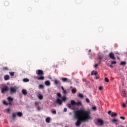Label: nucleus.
I'll use <instances>...</instances> for the list:
<instances>
[{
    "instance_id": "7ed1b4c3",
    "label": "nucleus",
    "mask_w": 127,
    "mask_h": 127,
    "mask_svg": "<svg viewBox=\"0 0 127 127\" xmlns=\"http://www.w3.org/2000/svg\"><path fill=\"white\" fill-rule=\"evenodd\" d=\"M36 73L37 75H38L39 76H40V77H36V79L37 80H38V81H43L44 79H45V77H44V72H43V70L41 69H38L36 71Z\"/></svg>"
},
{
    "instance_id": "4c0bfd02",
    "label": "nucleus",
    "mask_w": 127,
    "mask_h": 127,
    "mask_svg": "<svg viewBox=\"0 0 127 127\" xmlns=\"http://www.w3.org/2000/svg\"><path fill=\"white\" fill-rule=\"evenodd\" d=\"M98 66H99V64H95V65L94 66V67L95 68H98Z\"/></svg>"
},
{
    "instance_id": "ddd939ff",
    "label": "nucleus",
    "mask_w": 127,
    "mask_h": 127,
    "mask_svg": "<svg viewBox=\"0 0 127 127\" xmlns=\"http://www.w3.org/2000/svg\"><path fill=\"white\" fill-rule=\"evenodd\" d=\"M45 84L46 86H50V85H51V83L50 82V81H49V80H47L45 82Z\"/></svg>"
},
{
    "instance_id": "4468645a",
    "label": "nucleus",
    "mask_w": 127,
    "mask_h": 127,
    "mask_svg": "<svg viewBox=\"0 0 127 127\" xmlns=\"http://www.w3.org/2000/svg\"><path fill=\"white\" fill-rule=\"evenodd\" d=\"M22 93L23 95H24V96H26V95H27V91L25 89H23L22 90Z\"/></svg>"
},
{
    "instance_id": "5701e85b",
    "label": "nucleus",
    "mask_w": 127,
    "mask_h": 127,
    "mask_svg": "<svg viewBox=\"0 0 127 127\" xmlns=\"http://www.w3.org/2000/svg\"><path fill=\"white\" fill-rule=\"evenodd\" d=\"M23 82H25V83L28 82L29 81V79L28 78H24L23 79Z\"/></svg>"
},
{
    "instance_id": "8fccbe9b",
    "label": "nucleus",
    "mask_w": 127,
    "mask_h": 127,
    "mask_svg": "<svg viewBox=\"0 0 127 127\" xmlns=\"http://www.w3.org/2000/svg\"><path fill=\"white\" fill-rule=\"evenodd\" d=\"M109 66H110V67H111V68H113V65L110 64Z\"/></svg>"
},
{
    "instance_id": "2f4dec72",
    "label": "nucleus",
    "mask_w": 127,
    "mask_h": 127,
    "mask_svg": "<svg viewBox=\"0 0 127 127\" xmlns=\"http://www.w3.org/2000/svg\"><path fill=\"white\" fill-rule=\"evenodd\" d=\"M9 74L11 76H14V72H9Z\"/></svg>"
},
{
    "instance_id": "864d4df0",
    "label": "nucleus",
    "mask_w": 127,
    "mask_h": 127,
    "mask_svg": "<svg viewBox=\"0 0 127 127\" xmlns=\"http://www.w3.org/2000/svg\"><path fill=\"white\" fill-rule=\"evenodd\" d=\"M101 64V62H99L98 64Z\"/></svg>"
},
{
    "instance_id": "f8f14e48",
    "label": "nucleus",
    "mask_w": 127,
    "mask_h": 127,
    "mask_svg": "<svg viewBox=\"0 0 127 127\" xmlns=\"http://www.w3.org/2000/svg\"><path fill=\"white\" fill-rule=\"evenodd\" d=\"M121 96L124 97H126L127 96V91H123L121 93Z\"/></svg>"
},
{
    "instance_id": "2eb2a0df",
    "label": "nucleus",
    "mask_w": 127,
    "mask_h": 127,
    "mask_svg": "<svg viewBox=\"0 0 127 127\" xmlns=\"http://www.w3.org/2000/svg\"><path fill=\"white\" fill-rule=\"evenodd\" d=\"M4 79L5 81H7V80H9V75H5L4 76Z\"/></svg>"
},
{
    "instance_id": "09e8293b",
    "label": "nucleus",
    "mask_w": 127,
    "mask_h": 127,
    "mask_svg": "<svg viewBox=\"0 0 127 127\" xmlns=\"http://www.w3.org/2000/svg\"><path fill=\"white\" fill-rule=\"evenodd\" d=\"M7 112H10V109L8 108V109L7 110Z\"/></svg>"
},
{
    "instance_id": "412c9836",
    "label": "nucleus",
    "mask_w": 127,
    "mask_h": 127,
    "mask_svg": "<svg viewBox=\"0 0 127 127\" xmlns=\"http://www.w3.org/2000/svg\"><path fill=\"white\" fill-rule=\"evenodd\" d=\"M127 64L126 62H122L120 64V65H122L123 66H125Z\"/></svg>"
},
{
    "instance_id": "1a4fd4ad",
    "label": "nucleus",
    "mask_w": 127,
    "mask_h": 127,
    "mask_svg": "<svg viewBox=\"0 0 127 127\" xmlns=\"http://www.w3.org/2000/svg\"><path fill=\"white\" fill-rule=\"evenodd\" d=\"M109 57L112 60H116V57H115V54H114V53H110L109 54Z\"/></svg>"
},
{
    "instance_id": "58836bf2",
    "label": "nucleus",
    "mask_w": 127,
    "mask_h": 127,
    "mask_svg": "<svg viewBox=\"0 0 127 127\" xmlns=\"http://www.w3.org/2000/svg\"><path fill=\"white\" fill-rule=\"evenodd\" d=\"M92 110H93V111H96L97 110V107H96V106L92 107Z\"/></svg>"
},
{
    "instance_id": "bb28decb",
    "label": "nucleus",
    "mask_w": 127,
    "mask_h": 127,
    "mask_svg": "<svg viewBox=\"0 0 127 127\" xmlns=\"http://www.w3.org/2000/svg\"><path fill=\"white\" fill-rule=\"evenodd\" d=\"M52 114H54V115H56V110L52 109Z\"/></svg>"
},
{
    "instance_id": "e433bc0d",
    "label": "nucleus",
    "mask_w": 127,
    "mask_h": 127,
    "mask_svg": "<svg viewBox=\"0 0 127 127\" xmlns=\"http://www.w3.org/2000/svg\"><path fill=\"white\" fill-rule=\"evenodd\" d=\"M85 100L86 103H90V100L88 98H86Z\"/></svg>"
},
{
    "instance_id": "423d86ee",
    "label": "nucleus",
    "mask_w": 127,
    "mask_h": 127,
    "mask_svg": "<svg viewBox=\"0 0 127 127\" xmlns=\"http://www.w3.org/2000/svg\"><path fill=\"white\" fill-rule=\"evenodd\" d=\"M7 100L8 102V105L11 106L13 104V98L11 97V96L8 97Z\"/></svg>"
},
{
    "instance_id": "37998d69",
    "label": "nucleus",
    "mask_w": 127,
    "mask_h": 127,
    "mask_svg": "<svg viewBox=\"0 0 127 127\" xmlns=\"http://www.w3.org/2000/svg\"><path fill=\"white\" fill-rule=\"evenodd\" d=\"M94 75H98V72L97 71H95L94 73Z\"/></svg>"
},
{
    "instance_id": "c03bdc74",
    "label": "nucleus",
    "mask_w": 127,
    "mask_h": 127,
    "mask_svg": "<svg viewBox=\"0 0 127 127\" xmlns=\"http://www.w3.org/2000/svg\"><path fill=\"white\" fill-rule=\"evenodd\" d=\"M93 75H94V71H92L91 73V76H93Z\"/></svg>"
},
{
    "instance_id": "6e6552de",
    "label": "nucleus",
    "mask_w": 127,
    "mask_h": 127,
    "mask_svg": "<svg viewBox=\"0 0 127 127\" xmlns=\"http://www.w3.org/2000/svg\"><path fill=\"white\" fill-rule=\"evenodd\" d=\"M7 91H8V87L7 86H5L1 89V93L2 94H4V93H6Z\"/></svg>"
},
{
    "instance_id": "393cba45",
    "label": "nucleus",
    "mask_w": 127,
    "mask_h": 127,
    "mask_svg": "<svg viewBox=\"0 0 127 127\" xmlns=\"http://www.w3.org/2000/svg\"><path fill=\"white\" fill-rule=\"evenodd\" d=\"M78 97L79 98H84V95H83V94L79 93L78 94Z\"/></svg>"
},
{
    "instance_id": "79ce46f5",
    "label": "nucleus",
    "mask_w": 127,
    "mask_h": 127,
    "mask_svg": "<svg viewBox=\"0 0 127 127\" xmlns=\"http://www.w3.org/2000/svg\"><path fill=\"white\" fill-rule=\"evenodd\" d=\"M37 110H38V111H40V107L39 106H38L37 107Z\"/></svg>"
},
{
    "instance_id": "de8ad7c7",
    "label": "nucleus",
    "mask_w": 127,
    "mask_h": 127,
    "mask_svg": "<svg viewBox=\"0 0 127 127\" xmlns=\"http://www.w3.org/2000/svg\"><path fill=\"white\" fill-rule=\"evenodd\" d=\"M111 113H112L111 111H108V115H110Z\"/></svg>"
},
{
    "instance_id": "ea45409f",
    "label": "nucleus",
    "mask_w": 127,
    "mask_h": 127,
    "mask_svg": "<svg viewBox=\"0 0 127 127\" xmlns=\"http://www.w3.org/2000/svg\"><path fill=\"white\" fill-rule=\"evenodd\" d=\"M99 89L100 90V91H102V90H103V87L100 86Z\"/></svg>"
},
{
    "instance_id": "c85d7f7f",
    "label": "nucleus",
    "mask_w": 127,
    "mask_h": 127,
    "mask_svg": "<svg viewBox=\"0 0 127 127\" xmlns=\"http://www.w3.org/2000/svg\"><path fill=\"white\" fill-rule=\"evenodd\" d=\"M2 70H3V71H4V70L7 71V70H8V68L6 67H3Z\"/></svg>"
},
{
    "instance_id": "b1692460",
    "label": "nucleus",
    "mask_w": 127,
    "mask_h": 127,
    "mask_svg": "<svg viewBox=\"0 0 127 127\" xmlns=\"http://www.w3.org/2000/svg\"><path fill=\"white\" fill-rule=\"evenodd\" d=\"M39 89H44V86H43L42 84H40L39 86Z\"/></svg>"
},
{
    "instance_id": "f257e3e1",
    "label": "nucleus",
    "mask_w": 127,
    "mask_h": 127,
    "mask_svg": "<svg viewBox=\"0 0 127 127\" xmlns=\"http://www.w3.org/2000/svg\"><path fill=\"white\" fill-rule=\"evenodd\" d=\"M74 114L75 119H77L75 123L76 127H80V125L82 124V122H85L91 119L90 111H86L84 109L76 110L74 111Z\"/></svg>"
},
{
    "instance_id": "72a5a7b5",
    "label": "nucleus",
    "mask_w": 127,
    "mask_h": 127,
    "mask_svg": "<svg viewBox=\"0 0 127 127\" xmlns=\"http://www.w3.org/2000/svg\"><path fill=\"white\" fill-rule=\"evenodd\" d=\"M39 105V102H35V107L38 106Z\"/></svg>"
},
{
    "instance_id": "c756f323",
    "label": "nucleus",
    "mask_w": 127,
    "mask_h": 127,
    "mask_svg": "<svg viewBox=\"0 0 127 127\" xmlns=\"http://www.w3.org/2000/svg\"><path fill=\"white\" fill-rule=\"evenodd\" d=\"M118 119L114 118L113 119L112 122H113V123H116V122H118Z\"/></svg>"
},
{
    "instance_id": "f3484780",
    "label": "nucleus",
    "mask_w": 127,
    "mask_h": 127,
    "mask_svg": "<svg viewBox=\"0 0 127 127\" xmlns=\"http://www.w3.org/2000/svg\"><path fill=\"white\" fill-rule=\"evenodd\" d=\"M62 90L64 94H67V91H66V90H65L64 89V87H63V86H62Z\"/></svg>"
},
{
    "instance_id": "cd10ccee",
    "label": "nucleus",
    "mask_w": 127,
    "mask_h": 127,
    "mask_svg": "<svg viewBox=\"0 0 127 127\" xmlns=\"http://www.w3.org/2000/svg\"><path fill=\"white\" fill-rule=\"evenodd\" d=\"M38 98H39V100H43V96H42L41 95H40L38 96Z\"/></svg>"
},
{
    "instance_id": "473e14b6",
    "label": "nucleus",
    "mask_w": 127,
    "mask_h": 127,
    "mask_svg": "<svg viewBox=\"0 0 127 127\" xmlns=\"http://www.w3.org/2000/svg\"><path fill=\"white\" fill-rule=\"evenodd\" d=\"M57 96L59 97V98H61V97H62L61 93H58L57 94Z\"/></svg>"
},
{
    "instance_id": "49530a36",
    "label": "nucleus",
    "mask_w": 127,
    "mask_h": 127,
    "mask_svg": "<svg viewBox=\"0 0 127 127\" xmlns=\"http://www.w3.org/2000/svg\"><path fill=\"white\" fill-rule=\"evenodd\" d=\"M64 112H67V108H64Z\"/></svg>"
},
{
    "instance_id": "c9c22d12",
    "label": "nucleus",
    "mask_w": 127,
    "mask_h": 127,
    "mask_svg": "<svg viewBox=\"0 0 127 127\" xmlns=\"http://www.w3.org/2000/svg\"><path fill=\"white\" fill-rule=\"evenodd\" d=\"M112 65H114V64H117V62L116 61H113L111 62Z\"/></svg>"
},
{
    "instance_id": "0eeeda50",
    "label": "nucleus",
    "mask_w": 127,
    "mask_h": 127,
    "mask_svg": "<svg viewBox=\"0 0 127 127\" xmlns=\"http://www.w3.org/2000/svg\"><path fill=\"white\" fill-rule=\"evenodd\" d=\"M61 80L62 82H64V83H70V82H71L70 79H68V78L66 77H62Z\"/></svg>"
},
{
    "instance_id": "603ef678",
    "label": "nucleus",
    "mask_w": 127,
    "mask_h": 127,
    "mask_svg": "<svg viewBox=\"0 0 127 127\" xmlns=\"http://www.w3.org/2000/svg\"><path fill=\"white\" fill-rule=\"evenodd\" d=\"M96 79H99V77L96 76Z\"/></svg>"
},
{
    "instance_id": "a211bd4d",
    "label": "nucleus",
    "mask_w": 127,
    "mask_h": 127,
    "mask_svg": "<svg viewBox=\"0 0 127 127\" xmlns=\"http://www.w3.org/2000/svg\"><path fill=\"white\" fill-rule=\"evenodd\" d=\"M118 116V114H117V113H113L111 114V117H112V118H113L114 117H117Z\"/></svg>"
},
{
    "instance_id": "4be33fe9",
    "label": "nucleus",
    "mask_w": 127,
    "mask_h": 127,
    "mask_svg": "<svg viewBox=\"0 0 127 127\" xmlns=\"http://www.w3.org/2000/svg\"><path fill=\"white\" fill-rule=\"evenodd\" d=\"M66 100H67V98H66L65 96L63 97L62 98V101H63V102H65Z\"/></svg>"
},
{
    "instance_id": "7c9ffc66",
    "label": "nucleus",
    "mask_w": 127,
    "mask_h": 127,
    "mask_svg": "<svg viewBox=\"0 0 127 127\" xmlns=\"http://www.w3.org/2000/svg\"><path fill=\"white\" fill-rule=\"evenodd\" d=\"M105 82H106L107 83L109 82L110 80H109V78H108V77H105Z\"/></svg>"
},
{
    "instance_id": "f03ea898",
    "label": "nucleus",
    "mask_w": 127,
    "mask_h": 127,
    "mask_svg": "<svg viewBox=\"0 0 127 127\" xmlns=\"http://www.w3.org/2000/svg\"><path fill=\"white\" fill-rule=\"evenodd\" d=\"M82 106V102L81 101H78L77 102H75L74 100H71L70 103H67L66 106L68 107L69 109L71 110H75V107L74 106Z\"/></svg>"
},
{
    "instance_id": "a19ab883",
    "label": "nucleus",
    "mask_w": 127,
    "mask_h": 127,
    "mask_svg": "<svg viewBox=\"0 0 127 127\" xmlns=\"http://www.w3.org/2000/svg\"><path fill=\"white\" fill-rule=\"evenodd\" d=\"M98 59H99V60H102V59H103V58H102V57L99 56V57H98Z\"/></svg>"
},
{
    "instance_id": "dca6fc26",
    "label": "nucleus",
    "mask_w": 127,
    "mask_h": 127,
    "mask_svg": "<svg viewBox=\"0 0 127 127\" xmlns=\"http://www.w3.org/2000/svg\"><path fill=\"white\" fill-rule=\"evenodd\" d=\"M54 83L56 85H59V84H60V81H59V80L56 79L55 80Z\"/></svg>"
},
{
    "instance_id": "f704fd0d",
    "label": "nucleus",
    "mask_w": 127,
    "mask_h": 127,
    "mask_svg": "<svg viewBox=\"0 0 127 127\" xmlns=\"http://www.w3.org/2000/svg\"><path fill=\"white\" fill-rule=\"evenodd\" d=\"M120 119H121L122 120H123L124 121H125V120H126V118L124 116H121Z\"/></svg>"
},
{
    "instance_id": "9d476101",
    "label": "nucleus",
    "mask_w": 127,
    "mask_h": 127,
    "mask_svg": "<svg viewBox=\"0 0 127 127\" xmlns=\"http://www.w3.org/2000/svg\"><path fill=\"white\" fill-rule=\"evenodd\" d=\"M56 104H59L60 105H62V100L59 98H57L56 102Z\"/></svg>"
},
{
    "instance_id": "a18cd8bd",
    "label": "nucleus",
    "mask_w": 127,
    "mask_h": 127,
    "mask_svg": "<svg viewBox=\"0 0 127 127\" xmlns=\"http://www.w3.org/2000/svg\"><path fill=\"white\" fill-rule=\"evenodd\" d=\"M126 106H127V105H126L125 104H123V107L124 108H126Z\"/></svg>"
},
{
    "instance_id": "3c124183",
    "label": "nucleus",
    "mask_w": 127,
    "mask_h": 127,
    "mask_svg": "<svg viewBox=\"0 0 127 127\" xmlns=\"http://www.w3.org/2000/svg\"><path fill=\"white\" fill-rule=\"evenodd\" d=\"M89 52H91V51H92V50H89Z\"/></svg>"
},
{
    "instance_id": "9b49d317",
    "label": "nucleus",
    "mask_w": 127,
    "mask_h": 127,
    "mask_svg": "<svg viewBox=\"0 0 127 127\" xmlns=\"http://www.w3.org/2000/svg\"><path fill=\"white\" fill-rule=\"evenodd\" d=\"M97 122L100 124V126H103L104 125V121L102 119L97 120Z\"/></svg>"
},
{
    "instance_id": "a878e982",
    "label": "nucleus",
    "mask_w": 127,
    "mask_h": 127,
    "mask_svg": "<svg viewBox=\"0 0 127 127\" xmlns=\"http://www.w3.org/2000/svg\"><path fill=\"white\" fill-rule=\"evenodd\" d=\"M3 104H4V105H6V106H8V103L6 102V101L4 100L3 101Z\"/></svg>"
},
{
    "instance_id": "20e7f679",
    "label": "nucleus",
    "mask_w": 127,
    "mask_h": 127,
    "mask_svg": "<svg viewBox=\"0 0 127 127\" xmlns=\"http://www.w3.org/2000/svg\"><path fill=\"white\" fill-rule=\"evenodd\" d=\"M22 115H23L22 113L20 112H19L17 113H12V118L13 120H15V118H16V116H17L18 117H22Z\"/></svg>"
},
{
    "instance_id": "6ab92c4d",
    "label": "nucleus",
    "mask_w": 127,
    "mask_h": 127,
    "mask_svg": "<svg viewBox=\"0 0 127 127\" xmlns=\"http://www.w3.org/2000/svg\"><path fill=\"white\" fill-rule=\"evenodd\" d=\"M71 92L72 94H75V93L77 92V90L76 89V88H73L71 90Z\"/></svg>"
},
{
    "instance_id": "aec40b11",
    "label": "nucleus",
    "mask_w": 127,
    "mask_h": 127,
    "mask_svg": "<svg viewBox=\"0 0 127 127\" xmlns=\"http://www.w3.org/2000/svg\"><path fill=\"white\" fill-rule=\"evenodd\" d=\"M50 117H47L46 119V123H50Z\"/></svg>"
},
{
    "instance_id": "39448f33",
    "label": "nucleus",
    "mask_w": 127,
    "mask_h": 127,
    "mask_svg": "<svg viewBox=\"0 0 127 127\" xmlns=\"http://www.w3.org/2000/svg\"><path fill=\"white\" fill-rule=\"evenodd\" d=\"M16 87H11L10 88V94L11 95H13V94H15L16 93Z\"/></svg>"
}]
</instances>
